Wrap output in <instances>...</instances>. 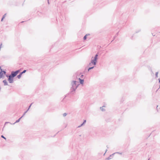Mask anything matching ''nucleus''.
Returning <instances> with one entry per match:
<instances>
[{
	"mask_svg": "<svg viewBox=\"0 0 160 160\" xmlns=\"http://www.w3.org/2000/svg\"><path fill=\"white\" fill-rule=\"evenodd\" d=\"M79 85V82L75 81H72L71 83L72 86L71 88V92H75Z\"/></svg>",
	"mask_w": 160,
	"mask_h": 160,
	"instance_id": "f257e3e1",
	"label": "nucleus"
},
{
	"mask_svg": "<svg viewBox=\"0 0 160 160\" xmlns=\"http://www.w3.org/2000/svg\"><path fill=\"white\" fill-rule=\"evenodd\" d=\"M97 59H98L94 58L93 59H91V62L89 63V65H91V64H92L94 65H95L97 63Z\"/></svg>",
	"mask_w": 160,
	"mask_h": 160,
	"instance_id": "f03ea898",
	"label": "nucleus"
},
{
	"mask_svg": "<svg viewBox=\"0 0 160 160\" xmlns=\"http://www.w3.org/2000/svg\"><path fill=\"white\" fill-rule=\"evenodd\" d=\"M14 78L10 76L9 78L8 79V81L9 83H12L13 82Z\"/></svg>",
	"mask_w": 160,
	"mask_h": 160,
	"instance_id": "7ed1b4c3",
	"label": "nucleus"
},
{
	"mask_svg": "<svg viewBox=\"0 0 160 160\" xmlns=\"http://www.w3.org/2000/svg\"><path fill=\"white\" fill-rule=\"evenodd\" d=\"M6 72L2 70H1L0 72V75H1L2 77H4V75H5L6 74Z\"/></svg>",
	"mask_w": 160,
	"mask_h": 160,
	"instance_id": "20e7f679",
	"label": "nucleus"
},
{
	"mask_svg": "<svg viewBox=\"0 0 160 160\" xmlns=\"http://www.w3.org/2000/svg\"><path fill=\"white\" fill-rule=\"evenodd\" d=\"M17 76L16 74L14 71H12L11 72V73L10 74V76L14 78L16 76Z\"/></svg>",
	"mask_w": 160,
	"mask_h": 160,
	"instance_id": "39448f33",
	"label": "nucleus"
},
{
	"mask_svg": "<svg viewBox=\"0 0 160 160\" xmlns=\"http://www.w3.org/2000/svg\"><path fill=\"white\" fill-rule=\"evenodd\" d=\"M116 153H119L118 152H116ZM116 153H113L112 154L110 155L109 157L108 158H106V160H110L114 156V154Z\"/></svg>",
	"mask_w": 160,
	"mask_h": 160,
	"instance_id": "423d86ee",
	"label": "nucleus"
},
{
	"mask_svg": "<svg viewBox=\"0 0 160 160\" xmlns=\"http://www.w3.org/2000/svg\"><path fill=\"white\" fill-rule=\"evenodd\" d=\"M79 80L80 83L81 84H83L84 83V80L83 79H81L80 78H79Z\"/></svg>",
	"mask_w": 160,
	"mask_h": 160,
	"instance_id": "0eeeda50",
	"label": "nucleus"
},
{
	"mask_svg": "<svg viewBox=\"0 0 160 160\" xmlns=\"http://www.w3.org/2000/svg\"><path fill=\"white\" fill-rule=\"evenodd\" d=\"M2 82L3 83L4 85L6 86L8 85V83L6 80H3Z\"/></svg>",
	"mask_w": 160,
	"mask_h": 160,
	"instance_id": "6e6552de",
	"label": "nucleus"
},
{
	"mask_svg": "<svg viewBox=\"0 0 160 160\" xmlns=\"http://www.w3.org/2000/svg\"><path fill=\"white\" fill-rule=\"evenodd\" d=\"M21 118H22V117L18 119L13 124H14L16 123H18V122H19Z\"/></svg>",
	"mask_w": 160,
	"mask_h": 160,
	"instance_id": "1a4fd4ad",
	"label": "nucleus"
},
{
	"mask_svg": "<svg viewBox=\"0 0 160 160\" xmlns=\"http://www.w3.org/2000/svg\"><path fill=\"white\" fill-rule=\"evenodd\" d=\"M21 69H20L17 70H16V71H14V72H15V73L16 74V75H17L21 71Z\"/></svg>",
	"mask_w": 160,
	"mask_h": 160,
	"instance_id": "9d476101",
	"label": "nucleus"
},
{
	"mask_svg": "<svg viewBox=\"0 0 160 160\" xmlns=\"http://www.w3.org/2000/svg\"><path fill=\"white\" fill-rule=\"evenodd\" d=\"M22 74H21L20 73L17 76V78L18 79L20 78L21 77V76H22Z\"/></svg>",
	"mask_w": 160,
	"mask_h": 160,
	"instance_id": "9b49d317",
	"label": "nucleus"
},
{
	"mask_svg": "<svg viewBox=\"0 0 160 160\" xmlns=\"http://www.w3.org/2000/svg\"><path fill=\"white\" fill-rule=\"evenodd\" d=\"M6 16V13L4 14L3 15V16L2 17V18L1 19V21H3V19L5 18Z\"/></svg>",
	"mask_w": 160,
	"mask_h": 160,
	"instance_id": "f8f14e48",
	"label": "nucleus"
},
{
	"mask_svg": "<svg viewBox=\"0 0 160 160\" xmlns=\"http://www.w3.org/2000/svg\"><path fill=\"white\" fill-rule=\"evenodd\" d=\"M118 33H119V32H118L115 35V36H114V37L113 38V40L111 41V42H112L113 40H114L115 39V38L116 37H117L118 35Z\"/></svg>",
	"mask_w": 160,
	"mask_h": 160,
	"instance_id": "ddd939ff",
	"label": "nucleus"
},
{
	"mask_svg": "<svg viewBox=\"0 0 160 160\" xmlns=\"http://www.w3.org/2000/svg\"><path fill=\"white\" fill-rule=\"evenodd\" d=\"M105 106H103L102 107H101L100 108V109L102 111H105V109L103 108H102L103 107H105Z\"/></svg>",
	"mask_w": 160,
	"mask_h": 160,
	"instance_id": "4468645a",
	"label": "nucleus"
},
{
	"mask_svg": "<svg viewBox=\"0 0 160 160\" xmlns=\"http://www.w3.org/2000/svg\"><path fill=\"white\" fill-rule=\"evenodd\" d=\"M94 67V66H93L92 67H90L88 69V71H89L90 70L93 68Z\"/></svg>",
	"mask_w": 160,
	"mask_h": 160,
	"instance_id": "2eb2a0df",
	"label": "nucleus"
},
{
	"mask_svg": "<svg viewBox=\"0 0 160 160\" xmlns=\"http://www.w3.org/2000/svg\"><path fill=\"white\" fill-rule=\"evenodd\" d=\"M27 71V70H24L22 72H20V73L22 74H23V73H25Z\"/></svg>",
	"mask_w": 160,
	"mask_h": 160,
	"instance_id": "dca6fc26",
	"label": "nucleus"
},
{
	"mask_svg": "<svg viewBox=\"0 0 160 160\" xmlns=\"http://www.w3.org/2000/svg\"><path fill=\"white\" fill-rule=\"evenodd\" d=\"M88 36V34H86L83 37V39L84 40H85L87 38V36Z\"/></svg>",
	"mask_w": 160,
	"mask_h": 160,
	"instance_id": "f3484780",
	"label": "nucleus"
},
{
	"mask_svg": "<svg viewBox=\"0 0 160 160\" xmlns=\"http://www.w3.org/2000/svg\"><path fill=\"white\" fill-rule=\"evenodd\" d=\"M98 53L95 55V57H94V58L98 59Z\"/></svg>",
	"mask_w": 160,
	"mask_h": 160,
	"instance_id": "a211bd4d",
	"label": "nucleus"
},
{
	"mask_svg": "<svg viewBox=\"0 0 160 160\" xmlns=\"http://www.w3.org/2000/svg\"><path fill=\"white\" fill-rule=\"evenodd\" d=\"M158 72H156V73H155V78H157L158 77Z\"/></svg>",
	"mask_w": 160,
	"mask_h": 160,
	"instance_id": "6ab92c4d",
	"label": "nucleus"
},
{
	"mask_svg": "<svg viewBox=\"0 0 160 160\" xmlns=\"http://www.w3.org/2000/svg\"><path fill=\"white\" fill-rule=\"evenodd\" d=\"M27 113V111H25L23 114L22 115L21 117H22V118L25 115L26 113Z\"/></svg>",
	"mask_w": 160,
	"mask_h": 160,
	"instance_id": "aec40b11",
	"label": "nucleus"
},
{
	"mask_svg": "<svg viewBox=\"0 0 160 160\" xmlns=\"http://www.w3.org/2000/svg\"><path fill=\"white\" fill-rule=\"evenodd\" d=\"M1 137L2 138H4V139H5V140H6V138L4 137V136L3 135H2L1 136Z\"/></svg>",
	"mask_w": 160,
	"mask_h": 160,
	"instance_id": "412c9836",
	"label": "nucleus"
},
{
	"mask_svg": "<svg viewBox=\"0 0 160 160\" xmlns=\"http://www.w3.org/2000/svg\"><path fill=\"white\" fill-rule=\"evenodd\" d=\"M67 113H64L63 114V117H65L67 115Z\"/></svg>",
	"mask_w": 160,
	"mask_h": 160,
	"instance_id": "4be33fe9",
	"label": "nucleus"
},
{
	"mask_svg": "<svg viewBox=\"0 0 160 160\" xmlns=\"http://www.w3.org/2000/svg\"><path fill=\"white\" fill-rule=\"evenodd\" d=\"M10 75H6V77L7 78H9V77H10Z\"/></svg>",
	"mask_w": 160,
	"mask_h": 160,
	"instance_id": "5701e85b",
	"label": "nucleus"
},
{
	"mask_svg": "<svg viewBox=\"0 0 160 160\" xmlns=\"http://www.w3.org/2000/svg\"><path fill=\"white\" fill-rule=\"evenodd\" d=\"M86 120H84L82 123L83 124H84L86 123Z\"/></svg>",
	"mask_w": 160,
	"mask_h": 160,
	"instance_id": "b1692460",
	"label": "nucleus"
},
{
	"mask_svg": "<svg viewBox=\"0 0 160 160\" xmlns=\"http://www.w3.org/2000/svg\"><path fill=\"white\" fill-rule=\"evenodd\" d=\"M33 104V103H31L30 104V105L28 107V108H29V109H30V107H31L32 105V104Z\"/></svg>",
	"mask_w": 160,
	"mask_h": 160,
	"instance_id": "393cba45",
	"label": "nucleus"
},
{
	"mask_svg": "<svg viewBox=\"0 0 160 160\" xmlns=\"http://www.w3.org/2000/svg\"><path fill=\"white\" fill-rule=\"evenodd\" d=\"M83 76V75H82L80 76V78H82Z\"/></svg>",
	"mask_w": 160,
	"mask_h": 160,
	"instance_id": "a878e982",
	"label": "nucleus"
},
{
	"mask_svg": "<svg viewBox=\"0 0 160 160\" xmlns=\"http://www.w3.org/2000/svg\"><path fill=\"white\" fill-rule=\"evenodd\" d=\"M10 123V122H5V125H6V123Z\"/></svg>",
	"mask_w": 160,
	"mask_h": 160,
	"instance_id": "bb28decb",
	"label": "nucleus"
},
{
	"mask_svg": "<svg viewBox=\"0 0 160 160\" xmlns=\"http://www.w3.org/2000/svg\"><path fill=\"white\" fill-rule=\"evenodd\" d=\"M48 4H50V2H49V0H48Z\"/></svg>",
	"mask_w": 160,
	"mask_h": 160,
	"instance_id": "cd10ccee",
	"label": "nucleus"
},
{
	"mask_svg": "<svg viewBox=\"0 0 160 160\" xmlns=\"http://www.w3.org/2000/svg\"><path fill=\"white\" fill-rule=\"evenodd\" d=\"M158 81H159V82H158L159 83H160V78L158 79Z\"/></svg>",
	"mask_w": 160,
	"mask_h": 160,
	"instance_id": "c85d7f7f",
	"label": "nucleus"
},
{
	"mask_svg": "<svg viewBox=\"0 0 160 160\" xmlns=\"http://www.w3.org/2000/svg\"><path fill=\"white\" fill-rule=\"evenodd\" d=\"M84 125V124H83V123H82L80 125H81V126H83Z\"/></svg>",
	"mask_w": 160,
	"mask_h": 160,
	"instance_id": "c756f323",
	"label": "nucleus"
},
{
	"mask_svg": "<svg viewBox=\"0 0 160 160\" xmlns=\"http://www.w3.org/2000/svg\"><path fill=\"white\" fill-rule=\"evenodd\" d=\"M82 126H81V125H80L79 126H78V128H80Z\"/></svg>",
	"mask_w": 160,
	"mask_h": 160,
	"instance_id": "7c9ffc66",
	"label": "nucleus"
},
{
	"mask_svg": "<svg viewBox=\"0 0 160 160\" xmlns=\"http://www.w3.org/2000/svg\"><path fill=\"white\" fill-rule=\"evenodd\" d=\"M3 70L1 68V67H0V71L1 70Z\"/></svg>",
	"mask_w": 160,
	"mask_h": 160,
	"instance_id": "2f4dec72",
	"label": "nucleus"
},
{
	"mask_svg": "<svg viewBox=\"0 0 160 160\" xmlns=\"http://www.w3.org/2000/svg\"><path fill=\"white\" fill-rule=\"evenodd\" d=\"M29 108H28V109L27 110V111H27V112L29 110Z\"/></svg>",
	"mask_w": 160,
	"mask_h": 160,
	"instance_id": "473e14b6",
	"label": "nucleus"
},
{
	"mask_svg": "<svg viewBox=\"0 0 160 160\" xmlns=\"http://www.w3.org/2000/svg\"><path fill=\"white\" fill-rule=\"evenodd\" d=\"M29 108H28V109L27 110V111H27V112L29 110Z\"/></svg>",
	"mask_w": 160,
	"mask_h": 160,
	"instance_id": "72a5a7b5",
	"label": "nucleus"
},
{
	"mask_svg": "<svg viewBox=\"0 0 160 160\" xmlns=\"http://www.w3.org/2000/svg\"><path fill=\"white\" fill-rule=\"evenodd\" d=\"M3 77H2L1 75H0V79L2 78Z\"/></svg>",
	"mask_w": 160,
	"mask_h": 160,
	"instance_id": "f704fd0d",
	"label": "nucleus"
},
{
	"mask_svg": "<svg viewBox=\"0 0 160 160\" xmlns=\"http://www.w3.org/2000/svg\"><path fill=\"white\" fill-rule=\"evenodd\" d=\"M2 43H1V44H0V47H1V46H2Z\"/></svg>",
	"mask_w": 160,
	"mask_h": 160,
	"instance_id": "c9c22d12",
	"label": "nucleus"
},
{
	"mask_svg": "<svg viewBox=\"0 0 160 160\" xmlns=\"http://www.w3.org/2000/svg\"><path fill=\"white\" fill-rule=\"evenodd\" d=\"M107 151V150L106 149V152H105L104 153V155L105 154L106 152Z\"/></svg>",
	"mask_w": 160,
	"mask_h": 160,
	"instance_id": "e433bc0d",
	"label": "nucleus"
},
{
	"mask_svg": "<svg viewBox=\"0 0 160 160\" xmlns=\"http://www.w3.org/2000/svg\"><path fill=\"white\" fill-rule=\"evenodd\" d=\"M152 36H155V34H154L153 33H152Z\"/></svg>",
	"mask_w": 160,
	"mask_h": 160,
	"instance_id": "4c0bfd02",
	"label": "nucleus"
},
{
	"mask_svg": "<svg viewBox=\"0 0 160 160\" xmlns=\"http://www.w3.org/2000/svg\"><path fill=\"white\" fill-rule=\"evenodd\" d=\"M24 22V21H22V22H21V23H22V22Z\"/></svg>",
	"mask_w": 160,
	"mask_h": 160,
	"instance_id": "58836bf2",
	"label": "nucleus"
},
{
	"mask_svg": "<svg viewBox=\"0 0 160 160\" xmlns=\"http://www.w3.org/2000/svg\"><path fill=\"white\" fill-rule=\"evenodd\" d=\"M150 69H151V72H152V69H151V68Z\"/></svg>",
	"mask_w": 160,
	"mask_h": 160,
	"instance_id": "ea45409f",
	"label": "nucleus"
},
{
	"mask_svg": "<svg viewBox=\"0 0 160 160\" xmlns=\"http://www.w3.org/2000/svg\"><path fill=\"white\" fill-rule=\"evenodd\" d=\"M107 148H108V146H107Z\"/></svg>",
	"mask_w": 160,
	"mask_h": 160,
	"instance_id": "a19ab883",
	"label": "nucleus"
},
{
	"mask_svg": "<svg viewBox=\"0 0 160 160\" xmlns=\"http://www.w3.org/2000/svg\"><path fill=\"white\" fill-rule=\"evenodd\" d=\"M158 107V106L157 105V107Z\"/></svg>",
	"mask_w": 160,
	"mask_h": 160,
	"instance_id": "79ce46f5",
	"label": "nucleus"
},
{
	"mask_svg": "<svg viewBox=\"0 0 160 160\" xmlns=\"http://www.w3.org/2000/svg\"><path fill=\"white\" fill-rule=\"evenodd\" d=\"M148 160H149V159H148Z\"/></svg>",
	"mask_w": 160,
	"mask_h": 160,
	"instance_id": "37998d69",
	"label": "nucleus"
},
{
	"mask_svg": "<svg viewBox=\"0 0 160 160\" xmlns=\"http://www.w3.org/2000/svg\"><path fill=\"white\" fill-rule=\"evenodd\" d=\"M160 88V86H159V88Z\"/></svg>",
	"mask_w": 160,
	"mask_h": 160,
	"instance_id": "c03bdc74",
	"label": "nucleus"
},
{
	"mask_svg": "<svg viewBox=\"0 0 160 160\" xmlns=\"http://www.w3.org/2000/svg\"><path fill=\"white\" fill-rule=\"evenodd\" d=\"M159 33H160V32H159Z\"/></svg>",
	"mask_w": 160,
	"mask_h": 160,
	"instance_id": "a18cd8bd",
	"label": "nucleus"
}]
</instances>
